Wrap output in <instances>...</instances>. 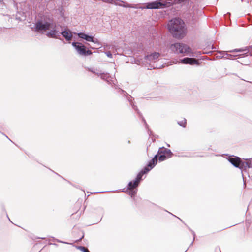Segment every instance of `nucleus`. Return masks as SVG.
Instances as JSON below:
<instances>
[{"mask_svg":"<svg viewBox=\"0 0 252 252\" xmlns=\"http://www.w3.org/2000/svg\"><path fill=\"white\" fill-rule=\"evenodd\" d=\"M218 251H219L220 252H221L220 249L219 248H218Z\"/></svg>","mask_w":252,"mask_h":252,"instance_id":"nucleus-39","label":"nucleus"},{"mask_svg":"<svg viewBox=\"0 0 252 252\" xmlns=\"http://www.w3.org/2000/svg\"><path fill=\"white\" fill-rule=\"evenodd\" d=\"M167 28L172 36L176 39L183 38L187 33L186 24L179 17H175L170 19L167 23Z\"/></svg>","mask_w":252,"mask_h":252,"instance_id":"nucleus-1","label":"nucleus"},{"mask_svg":"<svg viewBox=\"0 0 252 252\" xmlns=\"http://www.w3.org/2000/svg\"><path fill=\"white\" fill-rule=\"evenodd\" d=\"M72 46L76 50L77 53L82 56H88L92 55L93 52L89 50L83 43L73 41Z\"/></svg>","mask_w":252,"mask_h":252,"instance_id":"nucleus-4","label":"nucleus"},{"mask_svg":"<svg viewBox=\"0 0 252 252\" xmlns=\"http://www.w3.org/2000/svg\"><path fill=\"white\" fill-rule=\"evenodd\" d=\"M49 30L47 32L46 35L51 38L57 39L62 41H63V39L61 38L60 37V32L56 24L53 23V26L50 27Z\"/></svg>","mask_w":252,"mask_h":252,"instance_id":"nucleus-6","label":"nucleus"},{"mask_svg":"<svg viewBox=\"0 0 252 252\" xmlns=\"http://www.w3.org/2000/svg\"><path fill=\"white\" fill-rule=\"evenodd\" d=\"M245 160L246 161H243V162L242 163V176L243 177V181H244V172H247V168H252V158H245L243 159Z\"/></svg>","mask_w":252,"mask_h":252,"instance_id":"nucleus-13","label":"nucleus"},{"mask_svg":"<svg viewBox=\"0 0 252 252\" xmlns=\"http://www.w3.org/2000/svg\"><path fill=\"white\" fill-rule=\"evenodd\" d=\"M184 0H169V1L170 2L171 5L176 4H179L183 1Z\"/></svg>","mask_w":252,"mask_h":252,"instance_id":"nucleus-26","label":"nucleus"},{"mask_svg":"<svg viewBox=\"0 0 252 252\" xmlns=\"http://www.w3.org/2000/svg\"><path fill=\"white\" fill-rule=\"evenodd\" d=\"M3 209L4 211H5V208L4 207H3Z\"/></svg>","mask_w":252,"mask_h":252,"instance_id":"nucleus-41","label":"nucleus"},{"mask_svg":"<svg viewBox=\"0 0 252 252\" xmlns=\"http://www.w3.org/2000/svg\"><path fill=\"white\" fill-rule=\"evenodd\" d=\"M155 1L157 5V9H162L171 5L170 1L166 2L164 0H157Z\"/></svg>","mask_w":252,"mask_h":252,"instance_id":"nucleus-17","label":"nucleus"},{"mask_svg":"<svg viewBox=\"0 0 252 252\" xmlns=\"http://www.w3.org/2000/svg\"><path fill=\"white\" fill-rule=\"evenodd\" d=\"M158 159L156 158V156H155L153 158L150 160L146 165L150 167V169H153L157 164Z\"/></svg>","mask_w":252,"mask_h":252,"instance_id":"nucleus-20","label":"nucleus"},{"mask_svg":"<svg viewBox=\"0 0 252 252\" xmlns=\"http://www.w3.org/2000/svg\"><path fill=\"white\" fill-rule=\"evenodd\" d=\"M96 75L99 76L101 79L104 80L109 84H111V81L112 78L109 73L102 72L101 71H99L96 73Z\"/></svg>","mask_w":252,"mask_h":252,"instance_id":"nucleus-15","label":"nucleus"},{"mask_svg":"<svg viewBox=\"0 0 252 252\" xmlns=\"http://www.w3.org/2000/svg\"><path fill=\"white\" fill-rule=\"evenodd\" d=\"M178 124L183 128H185L187 125V120L185 118H184L182 121H178Z\"/></svg>","mask_w":252,"mask_h":252,"instance_id":"nucleus-22","label":"nucleus"},{"mask_svg":"<svg viewBox=\"0 0 252 252\" xmlns=\"http://www.w3.org/2000/svg\"><path fill=\"white\" fill-rule=\"evenodd\" d=\"M58 10L60 13V16L63 18H65L64 10L63 7H60L58 8Z\"/></svg>","mask_w":252,"mask_h":252,"instance_id":"nucleus-25","label":"nucleus"},{"mask_svg":"<svg viewBox=\"0 0 252 252\" xmlns=\"http://www.w3.org/2000/svg\"><path fill=\"white\" fill-rule=\"evenodd\" d=\"M220 58H224V56H221Z\"/></svg>","mask_w":252,"mask_h":252,"instance_id":"nucleus-44","label":"nucleus"},{"mask_svg":"<svg viewBox=\"0 0 252 252\" xmlns=\"http://www.w3.org/2000/svg\"><path fill=\"white\" fill-rule=\"evenodd\" d=\"M170 49L175 53L189 54L192 53V49L189 46L182 43L176 42L172 44Z\"/></svg>","mask_w":252,"mask_h":252,"instance_id":"nucleus-3","label":"nucleus"},{"mask_svg":"<svg viewBox=\"0 0 252 252\" xmlns=\"http://www.w3.org/2000/svg\"><path fill=\"white\" fill-rule=\"evenodd\" d=\"M85 69H87L89 71L92 72L93 73H94L95 75H96V73L98 72H96L94 70V69L93 68H90V67H85Z\"/></svg>","mask_w":252,"mask_h":252,"instance_id":"nucleus-27","label":"nucleus"},{"mask_svg":"<svg viewBox=\"0 0 252 252\" xmlns=\"http://www.w3.org/2000/svg\"><path fill=\"white\" fill-rule=\"evenodd\" d=\"M167 145L168 147L170 146L169 144H167Z\"/></svg>","mask_w":252,"mask_h":252,"instance_id":"nucleus-43","label":"nucleus"},{"mask_svg":"<svg viewBox=\"0 0 252 252\" xmlns=\"http://www.w3.org/2000/svg\"><path fill=\"white\" fill-rule=\"evenodd\" d=\"M38 238L39 239H45V238H42V237H39Z\"/></svg>","mask_w":252,"mask_h":252,"instance_id":"nucleus-37","label":"nucleus"},{"mask_svg":"<svg viewBox=\"0 0 252 252\" xmlns=\"http://www.w3.org/2000/svg\"><path fill=\"white\" fill-rule=\"evenodd\" d=\"M121 192H126V189H125V188L121 190Z\"/></svg>","mask_w":252,"mask_h":252,"instance_id":"nucleus-33","label":"nucleus"},{"mask_svg":"<svg viewBox=\"0 0 252 252\" xmlns=\"http://www.w3.org/2000/svg\"><path fill=\"white\" fill-rule=\"evenodd\" d=\"M224 52V51H220L219 52V53H222V52Z\"/></svg>","mask_w":252,"mask_h":252,"instance_id":"nucleus-38","label":"nucleus"},{"mask_svg":"<svg viewBox=\"0 0 252 252\" xmlns=\"http://www.w3.org/2000/svg\"><path fill=\"white\" fill-rule=\"evenodd\" d=\"M170 213V214H171V215H172L173 216H175V217H176V216L174 215L173 214H171V213ZM177 218L178 219H179V220H180L182 222H183V223H184V222H183V220H182V219H181L180 218H179V217H177Z\"/></svg>","mask_w":252,"mask_h":252,"instance_id":"nucleus-32","label":"nucleus"},{"mask_svg":"<svg viewBox=\"0 0 252 252\" xmlns=\"http://www.w3.org/2000/svg\"><path fill=\"white\" fill-rule=\"evenodd\" d=\"M250 46L249 47H245V48H241L238 49H235L234 50L230 51V52H246L243 54H238L237 55H232L231 54H228L227 53L226 54L227 56H228L231 58H232L234 57H238V58H243L244 57L248 56L249 54L251 56L252 55V54L251 52L250 53L249 51Z\"/></svg>","mask_w":252,"mask_h":252,"instance_id":"nucleus-9","label":"nucleus"},{"mask_svg":"<svg viewBox=\"0 0 252 252\" xmlns=\"http://www.w3.org/2000/svg\"><path fill=\"white\" fill-rule=\"evenodd\" d=\"M54 245H55V246H57V244H55V243H54L53 244Z\"/></svg>","mask_w":252,"mask_h":252,"instance_id":"nucleus-40","label":"nucleus"},{"mask_svg":"<svg viewBox=\"0 0 252 252\" xmlns=\"http://www.w3.org/2000/svg\"><path fill=\"white\" fill-rule=\"evenodd\" d=\"M144 175L142 174L140 172V171L137 174L135 178L134 179V180L137 182L139 185L140 184L141 181L143 180L142 177Z\"/></svg>","mask_w":252,"mask_h":252,"instance_id":"nucleus-21","label":"nucleus"},{"mask_svg":"<svg viewBox=\"0 0 252 252\" xmlns=\"http://www.w3.org/2000/svg\"><path fill=\"white\" fill-rule=\"evenodd\" d=\"M139 185L134 180L128 183L126 189V191L131 198H134L138 190L137 188Z\"/></svg>","mask_w":252,"mask_h":252,"instance_id":"nucleus-7","label":"nucleus"},{"mask_svg":"<svg viewBox=\"0 0 252 252\" xmlns=\"http://www.w3.org/2000/svg\"><path fill=\"white\" fill-rule=\"evenodd\" d=\"M72 33L76 34L75 32H72L70 29L66 27L62 30L60 32V36L62 35L67 41L69 42L73 37Z\"/></svg>","mask_w":252,"mask_h":252,"instance_id":"nucleus-12","label":"nucleus"},{"mask_svg":"<svg viewBox=\"0 0 252 252\" xmlns=\"http://www.w3.org/2000/svg\"><path fill=\"white\" fill-rule=\"evenodd\" d=\"M76 34L79 38L83 39L86 41L99 44L98 40L91 35H89V34L83 32H80Z\"/></svg>","mask_w":252,"mask_h":252,"instance_id":"nucleus-11","label":"nucleus"},{"mask_svg":"<svg viewBox=\"0 0 252 252\" xmlns=\"http://www.w3.org/2000/svg\"><path fill=\"white\" fill-rule=\"evenodd\" d=\"M127 143H128V144H130L131 143V141H130V140H128V141H127Z\"/></svg>","mask_w":252,"mask_h":252,"instance_id":"nucleus-36","label":"nucleus"},{"mask_svg":"<svg viewBox=\"0 0 252 252\" xmlns=\"http://www.w3.org/2000/svg\"><path fill=\"white\" fill-rule=\"evenodd\" d=\"M84 234L82 235V236L79 239L77 240L76 242H78L81 241V240L84 237Z\"/></svg>","mask_w":252,"mask_h":252,"instance_id":"nucleus-31","label":"nucleus"},{"mask_svg":"<svg viewBox=\"0 0 252 252\" xmlns=\"http://www.w3.org/2000/svg\"><path fill=\"white\" fill-rule=\"evenodd\" d=\"M212 49H216V48H215V47H214H214H212Z\"/></svg>","mask_w":252,"mask_h":252,"instance_id":"nucleus-42","label":"nucleus"},{"mask_svg":"<svg viewBox=\"0 0 252 252\" xmlns=\"http://www.w3.org/2000/svg\"><path fill=\"white\" fill-rule=\"evenodd\" d=\"M140 9H157V5L156 4V1L148 2L145 3V6L144 7H140Z\"/></svg>","mask_w":252,"mask_h":252,"instance_id":"nucleus-18","label":"nucleus"},{"mask_svg":"<svg viewBox=\"0 0 252 252\" xmlns=\"http://www.w3.org/2000/svg\"><path fill=\"white\" fill-rule=\"evenodd\" d=\"M152 169H150V167L146 165L144 168L140 171V172L142 173L143 175L147 174Z\"/></svg>","mask_w":252,"mask_h":252,"instance_id":"nucleus-23","label":"nucleus"},{"mask_svg":"<svg viewBox=\"0 0 252 252\" xmlns=\"http://www.w3.org/2000/svg\"><path fill=\"white\" fill-rule=\"evenodd\" d=\"M52 239H53V240L54 241H56L57 242L62 243H64V244H69L68 243H67V242L61 241L60 240L56 239L55 237H52Z\"/></svg>","mask_w":252,"mask_h":252,"instance_id":"nucleus-28","label":"nucleus"},{"mask_svg":"<svg viewBox=\"0 0 252 252\" xmlns=\"http://www.w3.org/2000/svg\"><path fill=\"white\" fill-rule=\"evenodd\" d=\"M173 155V154L171 150L162 147L159 148L155 156H156L157 159H158L161 162L171 158Z\"/></svg>","mask_w":252,"mask_h":252,"instance_id":"nucleus-5","label":"nucleus"},{"mask_svg":"<svg viewBox=\"0 0 252 252\" xmlns=\"http://www.w3.org/2000/svg\"><path fill=\"white\" fill-rule=\"evenodd\" d=\"M160 55V54L159 53L154 52L153 53H151L150 54L145 55L144 57V59L145 60H148L149 62H153L157 60L159 58Z\"/></svg>","mask_w":252,"mask_h":252,"instance_id":"nucleus-14","label":"nucleus"},{"mask_svg":"<svg viewBox=\"0 0 252 252\" xmlns=\"http://www.w3.org/2000/svg\"><path fill=\"white\" fill-rule=\"evenodd\" d=\"M119 93L125 97L129 102L130 105L134 111H138V107L134 104V98L129 94L126 91L119 88Z\"/></svg>","mask_w":252,"mask_h":252,"instance_id":"nucleus-10","label":"nucleus"},{"mask_svg":"<svg viewBox=\"0 0 252 252\" xmlns=\"http://www.w3.org/2000/svg\"><path fill=\"white\" fill-rule=\"evenodd\" d=\"M105 54H106V55H107V56L108 57H109V58H112V53H111L110 51L106 52Z\"/></svg>","mask_w":252,"mask_h":252,"instance_id":"nucleus-29","label":"nucleus"},{"mask_svg":"<svg viewBox=\"0 0 252 252\" xmlns=\"http://www.w3.org/2000/svg\"><path fill=\"white\" fill-rule=\"evenodd\" d=\"M53 21L52 19L45 16H42L36 20L33 27L32 28L36 32H42L52 27Z\"/></svg>","mask_w":252,"mask_h":252,"instance_id":"nucleus-2","label":"nucleus"},{"mask_svg":"<svg viewBox=\"0 0 252 252\" xmlns=\"http://www.w3.org/2000/svg\"><path fill=\"white\" fill-rule=\"evenodd\" d=\"M76 248L82 252H90L85 247L82 246H76Z\"/></svg>","mask_w":252,"mask_h":252,"instance_id":"nucleus-24","label":"nucleus"},{"mask_svg":"<svg viewBox=\"0 0 252 252\" xmlns=\"http://www.w3.org/2000/svg\"><path fill=\"white\" fill-rule=\"evenodd\" d=\"M2 134L3 135L5 136V137H6V138H7L10 140V141H11V140H10V139L8 137V136H7L5 134H4L3 133H2Z\"/></svg>","mask_w":252,"mask_h":252,"instance_id":"nucleus-34","label":"nucleus"},{"mask_svg":"<svg viewBox=\"0 0 252 252\" xmlns=\"http://www.w3.org/2000/svg\"><path fill=\"white\" fill-rule=\"evenodd\" d=\"M228 161L235 167L239 168L242 172V167L241 165L243 160L240 157L234 155L229 156L227 158Z\"/></svg>","mask_w":252,"mask_h":252,"instance_id":"nucleus-8","label":"nucleus"},{"mask_svg":"<svg viewBox=\"0 0 252 252\" xmlns=\"http://www.w3.org/2000/svg\"><path fill=\"white\" fill-rule=\"evenodd\" d=\"M55 174H56L57 175H58V176H59V174H58L57 173H55Z\"/></svg>","mask_w":252,"mask_h":252,"instance_id":"nucleus-46","label":"nucleus"},{"mask_svg":"<svg viewBox=\"0 0 252 252\" xmlns=\"http://www.w3.org/2000/svg\"><path fill=\"white\" fill-rule=\"evenodd\" d=\"M180 63L185 64H197L198 62L197 60L189 57H185L180 60Z\"/></svg>","mask_w":252,"mask_h":252,"instance_id":"nucleus-16","label":"nucleus"},{"mask_svg":"<svg viewBox=\"0 0 252 252\" xmlns=\"http://www.w3.org/2000/svg\"><path fill=\"white\" fill-rule=\"evenodd\" d=\"M52 171L55 173H56L55 172H54V171L52 170Z\"/></svg>","mask_w":252,"mask_h":252,"instance_id":"nucleus-45","label":"nucleus"},{"mask_svg":"<svg viewBox=\"0 0 252 252\" xmlns=\"http://www.w3.org/2000/svg\"><path fill=\"white\" fill-rule=\"evenodd\" d=\"M137 114L138 115L139 117L141 119L142 121L144 123L146 129H148V133L150 136H151L152 134V131L149 129V126L147 123L146 122V120L144 117L143 116L142 113L138 109V111H135Z\"/></svg>","mask_w":252,"mask_h":252,"instance_id":"nucleus-19","label":"nucleus"},{"mask_svg":"<svg viewBox=\"0 0 252 252\" xmlns=\"http://www.w3.org/2000/svg\"><path fill=\"white\" fill-rule=\"evenodd\" d=\"M191 233L193 235V240H194V239H195V233L194 232V231H193V230H191ZM193 241L192 242V243H191V245L193 244Z\"/></svg>","mask_w":252,"mask_h":252,"instance_id":"nucleus-30","label":"nucleus"},{"mask_svg":"<svg viewBox=\"0 0 252 252\" xmlns=\"http://www.w3.org/2000/svg\"><path fill=\"white\" fill-rule=\"evenodd\" d=\"M187 226L188 228L189 229V230L191 232V230H192L188 226Z\"/></svg>","mask_w":252,"mask_h":252,"instance_id":"nucleus-35","label":"nucleus"}]
</instances>
